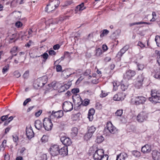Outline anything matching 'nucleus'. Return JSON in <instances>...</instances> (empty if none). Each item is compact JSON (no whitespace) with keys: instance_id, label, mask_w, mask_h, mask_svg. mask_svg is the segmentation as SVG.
<instances>
[{"instance_id":"obj_1","label":"nucleus","mask_w":160,"mask_h":160,"mask_svg":"<svg viewBox=\"0 0 160 160\" xmlns=\"http://www.w3.org/2000/svg\"><path fill=\"white\" fill-rule=\"evenodd\" d=\"M151 97L149 98V100L153 103H160V93L156 89L152 90Z\"/></svg>"},{"instance_id":"obj_2","label":"nucleus","mask_w":160,"mask_h":160,"mask_svg":"<svg viewBox=\"0 0 160 160\" xmlns=\"http://www.w3.org/2000/svg\"><path fill=\"white\" fill-rule=\"evenodd\" d=\"M59 3V0H50L49 3L45 8V11L48 12H51L58 6Z\"/></svg>"},{"instance_id":"obj_3","label":"nucleus","mask_w":160,"mask_h":160,"mask_svg":"<svg viewBox=\"0 0 160 160\" xmlns=\"http://www.w3.org/2000/svg\"><path fill=\"white\" fill-rule=\"evenodd\" d=\"M43 127L46 130H51L53 126L51 120L48 118H45L43 121Z\"/></svg>"},{"instance_id":"obj_4","label":"nucleus","mask_w":160,"mask_h":160,"mask_svg":"<svg viewBox=\"0 0 160 160\" xmlns=\"http://www.w3.org/2000/svg\"><path fill=\"white\" fill-rule=\"evenodd\" d=\"M146 100L145 97L142 96H138L134 97L132 99V102L136 105L143 104Z\"/></svg>"},{"instance_id":"obj_5","label":"nucleus","mask_w":160,"mask_h":160,"mask_svg":"<svg viewBox=\"0 0 160 160\" xmlns=\"http://www.w3.org/2000/svg\"><path fill=\"white\" fill-rule=\"evenodd\" d=\"M146 79L144 76L142 74L139 75L137 77L135 86L138 88H140L142 86L143 82Z\"/></svg>"},{"instance_id":"obj_6","label":"nucleus","mask_w":160,"mask_h":160,"mask_svg":"<svg viewBox=\"0 0 160 160\" xmlns=\"http://www.w3.org/2000/svg\"><path fill=\"white\" fill-rule=\"evenodd\" d=\"M104 151L102 149L97 150L93 155V157L95 160H99L104 154Z\"/></svg>"},{"instance_id":"obj_7","label":"nucleus","mask_w":160,"mask_h":160,"mask_svg":"<svg viewBox=\"0 0 160 160\" xmlns=\"http://www.w3.org/2000/svg\"><path fill=\"white\" fill-rule=\"evenodd\" d=\"M73 104L70 102L65 101L62 105V108L66 112L71 111L73 109Z\"/></svg>"},{"instance_id":"obj_8","label":"nucleus","mask_w":160,"mask_h":160,"mask_svg":"<svg viewBox=\"0 0 160 160\" xmlns=\"http://www.w3.org/2000/svg\"><path fill=\"white\" fill-rule=\"evenodd\" d=\"M59 148L57 145L52 146L49 149L51 154L52 156H55L58 154Z\"/></svg>"},{"instance_id":"obj_9","label":"nucleus","mask_w":160,"mask_h":160,"mask_svg":"<svg viewBox=\"0 0 160 160\" xmlns=\"http://www.w3.org/2000/svg\"><path fill=\"white\" fill-rule=\"evenodd\" d=\"M146 113L144 112L140 113L137 116V120L139 122H142L147 118Z\"/></svg>"},{"instance_id":"obj_10","label":"nucleus","mask_w":160,"mask_h":160,"mask_svg":"<svg viewBox=\"0 0 160 160\" xmlns=\"http://www.w3.org/2000/svg\"><path fill=\"white\" fill-rule=\"evenodd\" d=\"M106 128L109 132L112 134L115 133L117 131L116 128L110 122L107 123Z\"/></svg>"},{"instance_id":"obj_11","label":"nucleus","mask_w":160,"mask_h":160,"mask_svg":"<svg viewBox=\"0 0 160 160\" xmlns=\"http://www.w3.org/2000/svg\"><path fill=\"white\" fill-rule=\"evenodd\" d=\"M135 74V71L129 70L126 71L124 75V77L125 79L129 80L134 76Z\"/></svg>"},{"instance_id":"obj_12","label":"nucleus","mask_w":160,"mask_h":160,"mask_svg":"<svg viewBox=\"0 0 160 160\" xmlns=\"http://www.w3.org/2000/svg\"><path fill=\"white\" fill-rule=\"evenodd\" d=\"M124 93H118L114 95L113 99L115 101H119L123 100L126 96Z\"/></svg>"},{"instance_id":"obj_13","label":"nucleus","mask_w":160,"mask_h":160,"mask_svg":"<svg viewBox=\"0 0 160 160\" xmlns=\"http://www.w3.org/2000/svg\"><path fill=\"white\" fill-rule=\"evenodd\" d=\"M47 79V78L46 76H44L38 79L37 84L38 86L41 87L43 86L46 82Z\"/></svg>"},{"instance_id":"obj_14","label":"nucleus","mask_w":160,"mask_h":160,"mask_svg":"<svg viewBox=\"0 0 160 160\" xmlns=\"http://www.w3.org/2000/svg\"><path fill=\"white\" fill-rule=\"evenodd\" d=\"M61 142L65 146H69L72 143L71 139L65 137H62L61 138Z\"/></svg>"},{"instance_id":"obj_15","label":"nucleus","mask_w":160,"mask_h":160,"mask_svg":"<svg viewBox=\"0 0 160 160\" xmlns=\"http://www.w3.org/2000/svg\"><path fill=\"white\" fill-rule=\"evenodd\" d=\"M58 154H59L62 157H64L67 155L68 154L67 146H64L60 149H59Z\"/></svg>"},{"instance_id":"obj_16","label":"nucleus","mask_w":160,"mask_h":160,"mask_svg":"<svg viewBox=\"0 0 160 160\" xmlns=\"http://www.w3.org/2000/svg\"><path fill=\"white\" fill-rule=\"evenodd\" d=\"M72 85L71 82H68L67 83L65 84L63 86H62L60 87L59 91L60 92H63L66 90L68 89Z\"/></svg>"},{"instance_id":"obj_17","label":"nucleus","mask_w":160,"mask_h":160,"mask_svg":"<svg viewBox=\"0 0 160 160\" xmlns=\"http://www.w3.org/2000/svg\"><path fill=\"white\" fill-rule=\"evenodd\" d=\"M152 157L154 160H160V152L154 150L152 152Z\"/></svg>"},{"instance_id":"obj_18","label":"nucleus","mask_w":160,"mask_h":160,"mask_svg":"<svg viewBox=\"0 0 160 160\" xmlns=\"http://www.w3.org/2000/svg\"><path fill=\"white\" fill-rule=\"evenodd\" d=\"M30 57L33 58H36L37 57H41L43 59V60H42V61L43 62H45L47 59H48V54L46 52H45L43 54H42L40 56H32V54H30Z\"/></svg>"},{"instance_id":"obj_19","label":"nucleus","mask_w":160,"mask_h":160,"mask_svg":"<svg viewBox=\"0 0 160 160\" xmlns=\"http://www.w3.org/2000/svg\"><path fill=\"white\" fill-rule=\"evenodd\" d=\"M26 135L27 137L30 139L33 137L34 133L32 129L31 128H26Z\"/></svg>"},{"instance_id":"obj_20","label":"nucleus","mask_w":160,"mask_h":160,"mask_svg":"<svg viewBox=\"0 0 160 160\" xmlns=\"http://www.w3.org/2000/svg\"><path fill=\"white\" fill-rule=\"evenodd\" d=\"M151 147L150 145H146L142 147L141 151L143 153H148L151 151Z\"/></svg>"},{"instance_id":"obj_21","label":"nucleus","mask_w":160,"mask_h":160,"mask_svg":"<svg viewBox=\"0 0 160 160\" xmlns=\"http://www.w3.org/2000/svg\"><path fill=\"white\" fill-rule=\"evenodd\" d=\"M85 8V7L84 6V3H82L81 4L77 6L75 10V13H78L79 12H81Z\"/></svg>"},{"instance_id":"obj_22","label":"nucleus","mask_w":160,"mask_h":160,"mask_svg":"<svg viewBox=\"0 0 160 160\" xmlns=\"http://www.w3.org/2000/svg\"><path fill=\"white\" fill-rule=\"evenodd\" d=\"M52 115L57 118H59L63 116V113L61 111H58L55 112L52 111Z\"/></svg>"},{"instance_id":"obj_23","label":"nucleus","mask_w":160,"mask_h":160,"mask_svg":"<svg viewBox=\"0 0 160 160\" xmlns=\"http://www.w3.org/2000/svg\"><path fill=\"white\" fill-rule=\"evenodd\" d=\"M127 157V155L126 153H121L117 156L116 160H124Z\"/></svg>"},{"instance_id":"obj_24","label":"nucleus","mask_w":160,"mask_h":160,"mask_svg":"<svg viewBox=\"0 0 160 160\" xmlns=\"http://www.w3.org/2000/svg\"><path fill=\"white\" fill-rule=\"evenodd\" d=\"M95 110L93 109H90L88 111V118L90 121H92L93 118V115L94 114Z\"/></svg>"},{"instance_id":"obj_25","label":"nucleus","mask_w":160,"mask_h":160,"mask_svg":"<svg viewBox=\"0 0 160 160\" xmlns=\"http://www.w3.org/2000/svg\"><path fill=\"white\" fill-rule=\"evenodd\" d=\"M41 121L39 120H37L35 122V126L38 130H40L42 128V125Z\"/></svg>"},{"instance_id":"obj_26","label":"nucleus","mask_w":160,"mask_h":160,"mask_svg":"<svg viewBox=\"0 0 160 160\" xmlns=\"http://www.w3.org/2000/svg\"><path fill=\"white\" fill-rule=\"evenodd\" d=\"M128 49V46H124L121 50L120 51L118 52L117 54L118 56L121 57L122 54L124 53Z\"/></svg>"},{"instance_id":"obj_27","label":"nucleus","mask_w":160,"mask_h":160,"mask_svg":"<svg viewBox=\"0 0 160 160\" xmlns=\"http://www.w3.org/2000/svg\"><path fill=\"white\" fill-rule=\"evenodd\" d=\"M47 156L46 154H42L36 158L37 160H47Z\"/></svg>"},{"instance_id":"obj_28","label":"nucleus","mask_w":160,"mask_h":160,"mask_svg":"<svg viewBox=\"0 0 160 160\" xmlns=\"http://www.w3.org/2000/svg\"><path fill=\"white\" fill-rule=\"evenodd\" d=\"M78 130L77 128L73 127L72 128L71 133L72 137L76 136L78 134Z\"/></svg>"},{"instance_id":"obj_29","label":"nucleus","mask_w":160,"mask_h":160,"mask_svg":"<svg viewBox=\"0 0 160 160\" xmlns=\"http://www.w3.org/2000/svg\"><path fill=\"white\" fill-rule=\"evenodd\" d=\"M104 140V138L102 136H100L97 137L96 142L98 143L102 142Z\"/></svg>"},{"instance_id":"obj_30","label":"nucleus","mask_w":160,"mask_h":160,"mask_svg":"<svg viewBox=\"0 0 160 160\" xmlns=\"http://www.w3.org/2000/svg\"><path fill=\"white\" fill-rule=\"evenodd\" d=\"M96 128L93 126H92L89 128L88 131L92 135V134L94 132Z\"/></svg>"},{"instance_id":"obj_31","label":"nucleus","mask_w":160,"mask_h":160,"mask_svg":"<svg viewBox=\"0 0 160 160\" xmlns=\"http://www.w3.org/2000/svg\"><path fill=\"white\" fill-rule=\"evenodd\" d=\"M102 49L100 48H98L96 50L95 55L97 56H100L102 54Z\"/></svg>"},{"instance_id":"obj_32","label":"nucleus","mask_w":160,"mask_h":160,"mask_svg":"<svg viewBox=\"0 0 160 160\" xmlns=\"http://www.w3.org/2000/svg\"><path fill=\"white\" fill-rule=\"evenodd\" d=\"M155 41L157 46L158 47L160 46V37L159 36H156L155 37Z\"/></svg>"},{"instance_id":"obj_33","label":"nucleus","mask_w":160,"mask_h":160,"mask_svg":"<svg viewBox=\"0 0 160 160\" xmlns=\"http://www.w3.org/2000/svg\"><path fill=\"white\" fill-rule=\"evenodd\" d=\"M109 31L107 29L104 30L102 33L100 35V37L101 38H102L104 36L107 35L109 33Z\"/></svg>"},{"instance_id":"obj_34","label":"nucleus","mask_w":160,"mask_h":160,"mask_svg":"<svg viewBox=\"0 0 160 160\" xmlns=\"http://www.w3.org/2000/svg\"><path fill=\"white\" fill-rule=\"evenodd\" d=\"M113 90L115 91L117 90L118 89V87L119 85V83L117 81L114 82H113Z\"/></svg>"},{"instance_id":"obj_35","label":"nucleus","mask_w":160,"mask_h":160,"mask_svg":"<svg viewBox=\"0 0 160 160\" xmlns=\"http://www.w3.org/2000/svg\"><path fill=\"white\" fill-rule=\"evenodd\" d=\"M123 113L122 109H119L117 110L115 113V115L117 116H121Z\"/></svg>"},{"instance_id":"obj_36","label":"nucleus","mask_w":160,"mask_h":160,"mask_svg":"<svg viewBox=\"0 0 160 160\" xmlns=\"http://www.w3.org/2000/svg\"><path fill=\"white\" fill-rule=\"evenodd\" d=\"M9 65L7 64L5 67H4L2 69V72L4 74L6 72H7L9 70Z\"/></svg>"},{"instance_id":"obj_37","label":"nucleus","mask_w":160,"mask_h":160,"mask_svg":"<svg viewBox=\"0 0 160 160\" xmlns=\"http://www.w3.org/2000/svg\"><path fill=\"white\" fill-rule=\"evenodd\" d=\"M13 117L12 116L8 118L7 121H6L4 123V125H7L12 120H13Z\"/></svg>"},{"instance_id":"obj_38","label":"nucleus","mask_w":160,"mask_h":160,"mask_svg":"<svg viewBox=\"0 0 160 160\" xmlns=\"http://www.w3.org/2000/svg\"><path fill=\"white\" fill-rule=\"evenodd\" d=\"M18 48L17 47H14L11 49V51H10V53L11 54H13L14 53H15L17 51Z\"/></svg>"},{"instance_id":"obj_39","label":"nucleus","mask_w":160,"mask_h":160,"mask_svg":"<svg viewBox=\"0 0 160 160\" xmlns=\"http://www.w3.org/2000/svg\"><path fill=\"white\" fill-rule=\"evenodd\" d=\"M132 154L136 157H139L141 155L140 152L136 150L133 151Z\"/></svg>"},{"instance_id":"obj_40","label":"nucleus","mask_w":160,"mask_h":160,"mask_svg":"<svg viewBox=\"0 0 160 160\" xmlns=\"http://www.w3.org/2000/svg\"><path fill=\"white\" fill-rule=\"evenodd\" d=\"M58 22H58H53V20L52 19H49L46 22V24H48L50 26V24H55L58 23Z\"/></svg>"},{"instance_id":"obj_41","label":"nucleus","mask_w":160,"mask_h":160,"mask_svg":"<svg viewBox=\"0 0 160 160\" xmlns=\"http://www.w3.org/2000/svg\"><path fill=\"white\" fill-rule=\"evenodd\" d=\"M138 70H142L144 68V65L138 63L137 64Z\"/></svg>"},{"instance_id":"obj_42","label":"nucleus","mask_w":160,"mask_h":160,"mask_svg":"<svg viewBox=\"0 0 160 160\" xmlns=\"http://www.w3.org/2000/svg\"><path fill=\"white\" fill-rule=\"evenodd\" d=\"M89 102L90 101L88 99H85L84 100L82 103L83 105L87 106L89 104Z\"/></svg>"},{"instance_id":"obj_43","label":"nucleus","mask_w":160,"mask_h":160,"mask_svg":"<svg viewBox=\"0 0 160 160\" xmlns=\"http://www.w3.org/2000/svg\"><path fill=\"white\" fill-rule=\"evenodd\" d=\"M92 136V135L88 132V133H86L84 136V138L85 139L87 140L89 138H90Z\"/></svg>"},{"instance_id":"obj_44","label":"nucleus","mask_w":160,"mask_h":160,"mask_svg":"<svg viewBox=\"0 0 160 160\" xmlns=\"http://www.w3.org/2000/svg\"><path fill=\"white\" fill-rule=\"evenodd\" d=\"M67 72L66 71H63L62 72V75L65 78H68L69 77L71 74H67Z\"/></svg>"},{"instance_id":"obj_45","label":"nucleus","mask_w":160,"mask_h":160,"mask_svg":"<svg viewBox=\"0 0 160 160\" xmlns=\"http://www.w3.org/2000/svg\"><path fill=\"white\" fill-rule=\"evenodd\" d=\"M8 116L9 114H8L6 115L2 116L1 118V120L2 121H4L5 120L7 121L8 117Z\"/></svg>"},{"instance_id":"obj_46","label":"nucleus","mask_w":160,"mask_h":160,"mask_svg":"<svg viewBox=\"0 0 160 160\" xmlns=\"http://www.w3.org/2000/svg\"><path fill=\"white\" fill-rule=\"evenodd\" d=\"M108 155H104L103 156L100 158L99 160H108Z\"/></svg>"},{"instance_id":"obj_47","label":"nucleus","mask_w":160,"mask_h":160,"mask_svg":"<svg viewBox=\"0 0 160 160\" xmlns=\"http://www.w3.org/2000/svg\"><path fill=\"white\" fill-rule=\"evenodd\" d=\"M56 71L58 72H61L62 70V67L61 65H58L56 66Z\"/></svg>"},{"instance_id":"obj_48","label":"nucleus","mask_w":160,"mask_h":160,"mask_svg":"<svg viewBox=\"0 0 160 160\" xmlns=\"http://www.w3.org/2000/svg\"><path fill=\"white\" fill-rule=\"evenodd\" d=\"M15 25L16 27L19 28L21 27L22 24L20 22L18 21L15 23Z\"/></svg>"},{"instance_id":"obj_49","label":"nucleus","mask_w":160,"mask_h":160,"mask_svg":"<svg viewBox=\"0 0 160 160\" xmlns=\"http://www.w3.org/2000/svg\"><path fill=\"white\" fill-rule=\"evenodd\" d=\"M14 75L17 78H18L21 76V74L18 71H15L14 72Z\"/></svg>"},{"instance_id":"obj_50","label":"nucleus","mask_w":160,"mask_h":160,"mask_svg":"<svg viewBox=\"0 0 160 160\" xmlns=\"http://www.w3.org/2000/svg\"><path fill=\"white\" fill-rule=\"evenodd\" d=\"M41 140L42 142H45L48 140V137L46 135H43Z\"/></svg>"},{"instance_id":"obj_51","label":"nucleus","mask_w":160,"mask_h":160,"mask_svg":"<svg viewBox=\"0 0 160 160\" xmlns=\"http://www.w3.org/2000/svg\"><path fill=\"white\" fill-rule=\"evenodd\" d=\"M121 88L122 91H125V90L127 89L128 87L123 84H122L121 85Z\"/></svg>"},{"instance_id":"obj_52","label":"nucleus","mask_w":160,"mask_h":160,"mask_svg":"<svg viewBox=\"0 0 160 160\" xmlns=\"http://www.w3.org/2000/svg\"><path fill=\"white\" fill-rule=\"evenodd\" d=\"M29 71H26L23 75V77L24 78H27L29 76Z\"/></svg>"},{"instance_id":"obj_53","label":"nucleus","mask_w":160,"mask_h":160,"mask_svg":"<svg viewBox=\"0 0 160 160\" xmlns=\"http://www.w3.org/2000/svg\"><path fill=\"white\" fill-rule=\"evenodd\" d=\"M31 99L30 98H28L26 99L23 102V105L26 106L27 104L29 102L31 101Z\"/></svg>"},{"instance_id":"obj_54","label":"nucleus","mask_w":160,"mask_h":160,"mask_svg":"<svg viewBox=\"0 0 160 160\" xmlns=\"http://www.w3.org/2000/svg\"><path fill=\"white\" fill-rule=\"evenodd\" d=\"M79 92V89L78 88H75L72 89L71 92L72 93L76 94L78 92Z\"/></svg>"},{"instance_id":"obj_55","label":"nucleus","mask_w":160,"mask_h":160,"mask_svg":"<svg viewBox=\"0 0 160 160\" xmlns=\"http://www.w3.org/2000/svg\"><path fill=\"white\" fill-rule=\"evenodd\" d=\"M26 149L24 147H22V148L20 151V152L21 153V154L22 155H23L24 153L26 151Z\"/></svg>"},{"instance_id":"obj_56","label":"nucleus","mask_w":160,"mask_h":160,"mask_svg":"<svg viewBox=\"0 0 160 160\" xmlns=\"http://www.w3.org/2000/svg\"><path fill=\"white\" fill-rule=\"evenodd\" d=\"M79 113H77L76 114H75L73 117V120L76 121L79 118Z\"/></svg>"},{"instance_id":"obj_57","label":"nucleus","mask_w":160,"mask_h":160,"mask_svg":"<svg viewBox=\"0 0 160 160\" xmlns=\"http://www.w3.org/2000/svg\"><path fill=\"white\" fill-rule=\"evenodd\" d=\"M49 54L50 55H56V52L52 50H50L49 51Z\"/></svg>"},{"instance_id":"obj_58","label":"nucleus","mask_w":160,"mask_h":160,"mask_svg":"<svg viewBox=\"0 0 160 160\" xmlns=\"http://www.w3.org/2000/svg\"><path fill=\"white\" fill-rule=\"evenodd\" d=\"M42 110H39L38 112H36L35 113V116L36 117H39L42 113Z\"/></svg>"},{"instance_id":"obj_59","label":"nucleus","mask_w":160,"mask_h":160,"mask_svg":"<svg viewBox=\"0 0 160 160\" xmlns=\"http://www.w3.org/2000/svg\"><path fill=\"white\" fill-rule=\"evenodd\" d=\"M13 137V140L14 142H17V141L18 140V136L16 135L15 136H12Z\"/></svg>"},{"instance_id":"obj_60","label":"nucleus","mask_w":160,"mask_h":160,"mask_svg":"<svg viewBox=\"0 0 160 160\" xmlns=\"http://www.w3.org/2000/svg\"><path fill=\"white\" fill-rule=\"evenodd\" d=\"M157 61L158 64L160 66V51L158 52V55L157 58Z\"/></svg>"},{"instance_id":"obj_61","label":"nucleus","mask_w":160,"mask_h":160,"mask_svg":"<svg viewBox=\"0 0 160 160\" xmlns=\"http://www.w3.org/2000/svg\"><path fill=\"white\" fill-rule=\"evenodd\" d=\"M138 45L142 48L145 47V45L142 42L139 41L138 42Z\"/></svg>"},{"instance_id":"obj_62","label":"nucleus","mask_w":160,"mask_h":160,"mask_svg":"<svg viewBox=\"0 0 160 160\" xmlns=\"http://www.w3.org/2000/svg\"><path fill=\"white\" fill-rule=\"evenodd\" d=\"M103 92V91H102V93L100 94V97L102 98L105 97L107 95V93Z\"/></svg>"},{"instance_id":"obj_63","label":"nucleus","mask_w":160,"mask_h":160,"mask_svg":"<svg viewBox=\"0 0 160 160\" xmlns=\"http://www.w3.org/2000/svg\"><path fill=\"white\" fill-rule=\"evenodd\" d=\"M93 38V35L92 33L89 34L87 38V39L88 40H90L92 38Z\"/></svg>"},{"instance_id":"obj_64","label":"nucleus","mask_w":160,"mask_h":160,"mask_svg":"<svg viewBox=\"0 0 160 160\" xmlns=\"http://www.w3.org/2000/svg\"><path fill=\"white\" fill-rule=\"evenodd\" d=\"M153 77L157 79L160 80V74L156 73L153 76Z\"/></svg>"}]
</instances>
